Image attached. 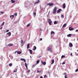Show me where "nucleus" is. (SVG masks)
I'll return each instance as SVG.
<instances>
[{
	"instance_id": "obj_47",
	"label": "nucleus",
	"mask_w": 78,
	"mask_h": 78,
	"mask_svg": "<svg viewBox=\"0 0 78 78\" xmlns=\"http://www.w3.org/2000/svg\"><path fill=\"white\" fill-rule=\"evenodd\" d=\"M64 75H66V73H64Z\"/></svg>"
},
{
	"instance_id": "obj_21",
	"label": "nucleus",
	"mask_w": 78,
	"mask_h": 78,
	"mask_svg": "<svg viewBox=\"0 0 78 78\" xmlns=\"http://www.w3.org/2000/svg\"><path fill=\"white\" fill-rule=\"evenodd\" d=\"M66 25H67V24H64L63 25V26H62V27H66Z\"/></svg>"
},
{
	"instance_id": "obj_52",
	"label": "nucleus",
	"mask_w": 78,
	"mask_h": 78,
	"mask_svg": "<svg viewBox=\"0 0 78 78\" xmlns=\"http://www.w3.org/2000/svg\"><path fill=\"white\" fill-rule=\"evenodd\" d=\"M2 28H3V27H2L0 28V29H1V30H2Z\"/></svg>"
},
{
	"instance_id": "obj_54",
	"label": "nucleus",
	"mask_w": 78,
	"mask_h": 78,
	"mask_svg": "<svg viewBox=\"0 0 78 78\" xmlns=\"http://www.w3.org/2000/svg\"><path fill=\"white\" fill-rule=\"evenodd\" d=\"M35 78H38V77H35Z\"/></svg>"
},
{
	"instance_id": "obj_42",
	"label": "nucleus",
	"mask_w": 78,
	"mask_h": 78,
	"mask_svg": "<svg viewBox=\"0 0 78 78\" xmlns=\"http://www.w3.org/2000/svg\"><path fill=\"white\" fill-rule=\"evenodd\" d=\"M37 3H37V2H35V3H34V5H35V4H37Z\"/></svg>"
},
{
	"instance_id": "obj_23",
	"label": "nucleus",
	"mask_w": 78,
	"mask_h": 78,
	"mask_svg": "<svg viewBox=\"0 0 78 78\" xmlns=\"http://www.w3.org/2000/svg\"><path fill=\"white\" fill-rule=\"evenodd\" d=\"M72 36V34H69L67 35V37H70Z\"/></svg>"
},
{
	"instance_id": "obj_35",
	"label": "nucleus",
	"mask_w": 78,
	"mask_h": 78,
	"mask_svg": "<svg viewBox=\"0 0 78 78\" xmlns=\"http://www.w3.org/2000/svg\"><path fill=\"white\" fill-rule=\"evenodd\" d=\"M47 76V75H45L44 76V78H46Z\"/></svg>"
},
{
	"instance_id": "obj_56",
	"label": "nucleus",
	"mask_w": 78,
	"mask_h": 78,
	"mask_svg": "<svg viewBox=\"0 0 78 78\" xmlns=\"http://www.w3.org/2000/svg\"><path fill=\"white\" fill-rule=\"evenodd\" d=\"M40 57H39V58H40Z\"/></svg>"
},
{
	"instance_id": "obj_12",
	"label": "nucleus",
	"mask_w": 78,
	"mask_h": 78,
	"mask_svg": "<svg viewBox=\"0 0 78 78\" xmlns=\"http://www.w3.org/2000/svg\"><path fill=\"white\" fill-rule=\"evenodd\" d=\"M28 51H30V54H32V53H33V51H32L30 49H28Z\"/></svg>"
},
{
	"instance_id": "obj_58",
	"label": "nucleus",
	"mask_w": 78,
	"mask_h": 78,
	"mask_svg": "<svg viewBox=\"0 0 78 78\" xmlns=\"http://www.w3.org/2000/svg\"><path fill=\"white\" fill-rule=\"evenodd\" d=\"M77 56H78V54H77Z\"/></svg>"
},
{
	"instance_id": "obj_10",
	"label": "nucleus",
	"mask_w": 78,
	"mask_h": 78,
	"mask_svg": "<svg viewBox=\"0 0 78 78\" xmlns=\"http://www.w3.org/2000/svg\"><path fill=\"white\" fill-rule=\"evenodd\" d=\"M61 11V9H59L57 11V13H59L60 11Z\"/></svg>"
},
{
	"instance_id": "obj_3",
	"label": "nucleus",
	"mask_w": 78,
	"mask_h": 78,
	"mask_svg": "<svg viewBox=\"0 0 78 78\" xmlns=\"http://www.w3.org/2000/svg\"><path fill=\"white\" fill-rule=\"evenodd\" d=\"M48 22L49 23V24L50 25H51V20L50 19H49V20H48Z\"/></svg>"
},
{
	"instance_id": "obj_40",
	"label": "nucleus",
	"mask_w": 78,
	"mask_h": 78,
	"mask_svg": "<svg viewBox=\"0 0 78 78\" xmlns=\"http://www.w3.org/2000/svg\"><path fill=\"white\" fill-rule=\"evenodd\" d=\"M78 69H77L76 70H75V72H78Z\"/></svg>"
},
{
	"instance_id": "obj_46",
	"label": "nucleus",
	"mask_w": 78,
	"mask_h": 78,
	"mask_svg": "<svg viewBox=\"0 0 78 78\" xmlns=\"http://www.w3.org/2000/svg\"><path fill=\"white\" fill-rule=\"evenodd\" d=\"M9 30H7L6 31V32H8V31H9Z\"/></svg>"
},
{
	"instance_id": "obj_33",
	"label": "nucleus",
	"mask_w": 78,
	"mask_h": 78,
	"mask_svg": "<svg viewBox=\"0 0 78 78\" xmlns=\"http://www.w3.org/2000/svg\"><path fill=\"white\" fill-rule=\"evenodd\" d=\"M37 73H41V71H39V70H37Z\"/></svg>"
},
{
	"instance_id": "obj_22",
	"label": "nucleus",
	"mask_w": 78,
	"mask_h": 78,
	"mask_svg": "<svg viewBox=\"0 0 78 78\" xmlns=\"http://www.w3.org/2000/svg\"><path fill=\"white\" fill-rule=\"evenodd\" d=\"M55 32L53 31H52L51 32V34H55Z\"/></svg>"
},
{
	"instance_id": "obj_39",
	"label": "nucleus",
	"mask_w": 78,
	"mask_h": 78,
	"mask_svg": "<svg viewBox=\"0 0 78 78\" xmlns=\"http://www.w3.org/2000/svg\"><path fill=\"white\" fill-rule=\"evenodd\" d=\"M23 40H21V44H22V43H23Z\"/></svg>"
},
{
	"instance_id": "obj_25",
	"label": "nucleus",
	"mask_w": 78,
	"mask_h": 78,
	"mask_svg": "<svg viewBox=\"0 0 78 78\" xmlns=\"http://www.w3.org/2000/svg\"><path fill=\"white\" fill-rule=\"evenodd\" d=\"M4 24H5V22H3V23L1 25V26H3V25H4Z\"/></svg>"
},
{
	"instance_id": "obj_18",
	"label": "nucleus",
	"mask_w": 78,
	"mask_h": 78,
	"mask_svg": "<svg viewBox=\"0 0 78 78\" xmlns=\"http://www.w3.org/2000/svg\"><path fill=\"white\" fill-rule=\"evenodd\" d=\"M21 53H22L21 51H17V54H18V55H20V54H21Z\"/></svg>"
},
{
	"instance_id": "obj_31",
	"label": "nucleus",
	"mask_w": 78,
	"mask_h": 78,
	"mask_svg": "<svg viewBox=\"0 0 78 78\" xmlns=\"http://www.w3.org/2000/svg\"><path fill=\"white\" fill-rule=\"evenodd\" d=\"M64 57H65V56L62 55L61 57V58H62Z\"/></svg>"
},
{
	"instance_id": "obj_13",
	"label": "nucleus",
	"mask_w": 78,
	"mask_h": 78,
	"mask_svg": "<svg viewBox=\"0 0 78 78\" xmlns=\"http://www.w3.org/2000/svg\"><path fill=\"white\" fill-rule=\"evenodd\" d=\"M10 17H12L11 18V19H12L14 17V15H11Z\"/></svg>"
},
{
	"instance_id": "obj_28",
	"label": "nucleus",
	"mask_w": 78,
	"mask_h": 78,
	"mask_svg": "<svg viewBox=\"0 0 78 78\" xmlns=\"http://www.w3.org/2000/svg\"><path fill=\"white\" fill-rule=\"evenodd\" d=\"M40 62V61L39 60H37V63H36V64H39V62Z\"/></svg>"
},
{
	"instance_id": "obj_27",
	"label": "nucleus",
	"mask_w": 78,
	"mask_h": 78,
	"mask_svg": "<svg viewBox=\"0 0 78 78\" xmlns=\"http://www.w3.org/2000/svg\"><path fill=\"white\" fill-rule=\"evenodd\" d=\"M9 66L10 67H11V66H12V63H10L9 64Z\"/></svg>"
},
{
	"instance_id": "obj_11",
	"label": "nucleus",
	"mask_w": 78,
	"mask_h": 78,
	"mask_svg": "<svg viewBox=\"0 0 78 78\" xmlns=\"http://www.w3.org/2000/svg\"><path fill=\"white\" fill-rule=\"evenodd\" d=\"M69 30L70 31H72V30H74V28L70 27L69 28Z\"/></svg>"
},
{
	"instance_id": "obj_2",
	"label": "nucleus",
	"mask_w": 78,
	"mask_h": 78,
	"mask_svg": "<svg viewBox=\"0 0 78 78\" xmlns=\"http://www.w3.org/2000/svg\"><path fill=\"white\" fill-rule=\"evenodd\" d=\"M48 51H49L50 52H51V53L52 52V51H51V50H52V48H51L48 47Z\"/></svg>"
},
{
	"instance_id": "obj_37",
	"label": "nucleus",
	"mask_w": 78,
	"mask_h": 78,
	"mask_svg": "<svg viewBox=\"0 0 78 78\" xmlns=\"http://www.w3.org/2000/svg\"><path fill=\"white\" fill-rule=\"evenodd\" d=\"M66 64V63H65V62H64L62 63V65H63V64Z\"/></svg>"
},
{
	"instance_id": "obj_41",
	"label": "nucleus",
	"mask_w": 78,
	"mask_h": 78,
	"mask_svg": "<svg viewBox=\"0 0 78 78\" xmlns=\"http://www.w3.org/2000/svg\"><path fill=\"white\" fill-rule=\"evenodd\" d=\"M65 78H67V75H66V76H65Z\"/></svg>"
},
{
	"instance_id": "obj_8",
	"label": "nucleus",
	"mask_w": 78,
	"mask_h": 78,
	"mask_svg": "<svg viewBox=\"0 0 78 78\" xmlns=\"http://www.w3.org/2000/svg\"><path fill=\"white\" fill-rule=\"evenodd\" d=\"M41 62L42 63L43 65H45L46 64V62H43L42 61H41Z\"/></svg>"
},
{
	"instance_id": "obj_5",
	"label": "nucleus",
	"mask_w": 78,
	"mask_h": 78,
	"mask_svg": "<svg viewBox=\"0 0 78 78\" xmlns=\"http://www.w3.org/2000/svg\"><path fill=\"white\" fill-rule=\"evenodd\" d=\"M62 6H63V9H65L66 8V3H64L62 4Z\"/></svg>"
},
{
	"instance_id": "obj_14",
	"label": "nucleus",
	"mask_w": 78,
	"mask_h": 78,
	"mask_svg": "<svg viewBox=\"0 0 78 78\" xmlns=\"http://www.w3.org/2000/svg\"><path fill=\"white\" fill-rule=\"evenodd\" d=\"M7 34H8L9 36H10L11 35V32H9Z\"/></svg>"
},
{
	"instance_id": "obj_50",
	"label": "nucleus",
	"mask_w": 78,
	"mask_h": 78,
	"mask_svg": "<svg viewBox=\"0 0 78 78\" xmlns=\"http://www.w3.org/2000/svg\"><path fill=\"white\" fill-rule=\"evenodd\" d=\"M75 31H76H76H78V30H76Z\"/></svg>"
},
{
	"instance_id": "obj_32",
	"label": "nucleus",
	"mask_w": 78,
	"mask_h": 78,
	"mask_svg": "<svg viewBox=\"0 0 78 78\" xmlns=\"http://www.w3.org/2000/svg\"><path fill=\"white\" fill-rule=\"evenodd\" d=\"M30 72V70H28L27 72V73H29V72Z\"/></svg>"
},
{
	"instance_id": "obj_34",
	"label": "nucleus",
	"mask_w": 78,
	"mask_h": 78,
	"mask_svg": "<svg viewBox=\"0 0 78 78\" xmlns=\"http://www.w3.org/2000/svg\"><path fill=\"white\" fill-rule=\"evenodd\" d=\"M61 17L62 18H64V15H62Z\"/></svg>"
},
{
	"instance_id": "obj_49",
	"label": "nucleus",
	"mask_w": 78,
	"mask_h": 78,
	"mask_svg": "<svg viewBox=\"0 0 78 78\" xmlns=\"http://www.w3.org/2000/svg\"><path fill=\"white\" fill-rule=\"evenodd\" d=\"M42 38H40V41H42Z\"/></svg>"
},
{
	"instance_id": "obj_45",
	"label": "nucleus",
	"mask_w": 78,
	"mask_h": 78,
	"mask_svg": "<svg viewBox=\"0 0 78 78\" xmlns=\"http://www.w3.org/2000/svg\"><path fill=\"white\" fill-rule=\"evenodd\" d=\"M42 29L41 28H40V30L42 31Z\"/></svg>"
},
{
	"instance_id": "obj_7",
	"label": "nucleus",
	"mask_w": 78,
	"mask_h": 78,
	"mask_svg": "<svg viewBox=\"0 0 78 78\" xmlns=\"http://www.w3.org/2000/svg\"><path fill=\"white\" fill-rule=\"evenodd\" d=\"M20 60H21V61H23L24 62H26V60H25V59L24 58H21L20 59Z\"/></svg>"
},
{
	"instance_id": "obj_26",
	"label": "nucleus",
	"mask_w": 78,
	"mask_h": 78,
	"mask_svg": "<svg viewBox=\"0 0 78 78\" xmlns=\"http://www.w3.org/2000/svg\"><path fill=\"white\" fill-rule=\"evenodd\" d=\"M31 24V23H29V24H28L27 26V27H29V26H30V24Z\"/></svg>"
},
{
	"instance_id": "obj_43",
	"label": "nucleus",
	"mask_w": 78,
	"mask_h": 78,
	"mask_svg": "<svg viewBox=\"0 0 78 78\" xmlns=\"http://www.w3.org/2000/svg\"><path fill=\"white\" fill-rule=\"evenodd\" d=\"M17 72V69H16V70L15 71H14V72Z\"/></svg>"
},
{
	"instance_id": "obj_9",
	"label": "nucleus",
	"mask_w": 78,
	"mask_h": 78,
	"mask_svg": "<svg viewBox=\"0 0 78 78\" xmlns=\"http://www.w3.org/2000/svg\"><path fill=\"white\" fill-rule=\"evenodd\" d=\"M13 46V44H9L7 45L8 47H10V46Z\"/></svg>"
},
{
	"instance_id": "obj_53",
	"label": "nucleus",
	"mask_w": 78,
	"mask_h": 78,
	"mask_svg": "<svg viewBox=\"0 0 78 78\" xmlns=\"http://www.w3.org/2000/svg\"><path fill=\"white\" fill-rule=\"evenodd\" d=\"M72 53H71V56H72Z\"/></svg>"
},
{
	"instance_id": "obj_44",
	"label": "nucleus",
	"mask_w": 78,
	"mask_h": 78,
	"mask_svg": "<svg viewBox=\"0 0 78 78\" xmlns=\"http://www.w3.org/2000/svg\"><path fill=\"white\" fill-rule=\"evenodd\" d=\"M0 12L1 14H3L4 13V12Z\"/></svg>"
},
{
	"instance_id": "obj_17",
	"label": "nucleus",
	"mask_w": 78,
	"mask_h": 78,
	"mask_svg": "<svg viewBox=\"0 0 78 78\" xmlns=\"http://www.w3.org/2000/svg\"><path fill=\"white\" fill-rule=\"evenodd\" d=\"M25 66L26 67V69H28V66H27V64L26 63H25Z\"/></svg>"
},
{
	"instance_id": "obj_48",
	"label": "nucleus",
	"mask_w": 78,
	"mask_h": 78,
	"mask_svg": "<svg viewBox=\"0 0 78 78\" xmlns=\"http://www.w3.org/2000/svg\"><path fill=\"white\" fill-rule=\"evenodd\" d=\"M40 78H43V77H42V76H41Z\"/></svg>"
},
{
	"instance_id": "obj_51",
	"label": "nucleus",
	"mask_w": 78,
	"mask_h": 78,
	"mask_svg": "<svg viewBox=\"0 0 78 78\" xmlns=\"http://www.w3.org/2000/svg\"><path fill=\"white\" fill-rule=\"evenodd\" d=\"M17 53V51H16L15 52V54H16Z\"/></svg>"
},
{
	"instance_id": "obj_15",
	"label": "nucleus",
	"mask_w": 78,
	"mask_h": 78,
	"mask_svg": "<svg viewBox=\"0 0 78 78\" xmlns=\"http://www.w3.org/2000/svg\"><path fill=\"white\" fill-rule=\"evenodd\" d=\"M30 44H28L27 45V48L28 49L30 48Z\"/></svg>"
},
{
	"instance_id": "obj_36",
	"label": "nucleus",
	"mask_w": 78,
	"mask_h": 78,
	"mask_svg": "<svg viewBox=\"0 0 78 78\" xmlns=\"http://www.w3.org/2000/svg\"><path fill=\"white\" fill-rule=\"evenodd\" d=\"M38 3H39V0H38L36 2Z\"/></svg>"
},
{
	"instance_id": "obj_16",
	"label": "nucleus",
	"mask_w": 78,
	"mask_h": 78,
	"mask_svg": "<svg viewBox=\"0 0 78 78\" xmlns=\"http://www.w3.org/2000/svg\"><path fill=\"white\" fill-rule=\"evenodd\" d=\"M36 47L34 46V48L33 49V50H34H34H36Z\"/></svg>"
},
{
	"instance_id": "obj_38",
	"label": "nucleus",
	"mask_w": 78,
	"mask_h": 78,
	"mask_svg": "<svg viewBox=\"0 0 78 78\" xmlns=\"http://www.w3.org/2000/svg\"><path fill=\"white\" fill-rule=\"evenodd\" d=\"M17 13H15L14 14V15H15L16 16H17Z\"/></svg>"
},
{
	"instance_id": "obj_29",
	"label": "nucleus",
	"mask_w": 78,
	"mask_h": 78,
	"mask_svg": "<svg viewBox=\"0 0 78 78\" xmlns=\"http://www.w3.org/2000/svg\"><path fill=\"white\" fill-rule=\"evenodd\" d=\"M54 24H57V22H56V21H54Z\"/></svg>"
},
{
	"instance_id": "obj_57",
	"label": "nucleus",
	"mask_w": 78,
	"mask_h": 78,
	"mask_svg": "<svg viewBox=\"0 0 78 78\" xmlns=\"http://www.w3.org/2000/svg\"><path fill=\"white\" fill-rule=\"evenodd\" d=\"M77 51H78V50H77Z\"/></svg>"
},
{
	"instance_id": "obj_20",
	"label": "nucleus",
	"mask_w": 78,
	"mask_h": 78,
	"mask_svg": "<svg viewBox=\"0 0 78 78\" xmlns=\"http://www.w3.org/2000/svg\"><path fill=\"white\" fill-rule=\"evenodd\" d=\"M55 62V61H54V60H52V63L51 64H53V63Z\"/></svg>"
},
{
	"instance_id": "obj_4",
	"label": "nucleus",
	"mask_w": 78,
	"mask_h": 78,
	"mask_svg": "<svg viewBox=\"0 0 78 78\" xmlns=\"http://www.w3.org/2000/svg\"><path fill=\"white\" fill-rule=\"evenodd\" d=\"M47 5H49L50 6H52L53 5V3H48L47 4Z\"/></svg>"
},
{
	"instance_id": "obj_1",
	"label": "nucleus",
	"mask_w": 78,
	"mask_h": 78,
	"mask_svg": "<svg viewBox=\"0 0 78 78\" xmlns=\"http://www.w3.org/2000/svg\"><path fill=\"white\" fill-rule=\"evenodd\" d=\"M57 9V8L56 7H55L54 9H53V14H55V13L56 12Z\"/></svg>"
},
{
	"instance_id": "obj_6",
	"label": "nucleus",
	"mask_w": 78,
	"mask_h": 78,
	"mask_svg": "<svg viewBox=\"0 0 78 78\" xmlns=\"http://www.w3.org/2000/svg\"><path fill=\"white\" fill-rule=\"evenodd\" d=\"M69 46L70 47H73V44H72V43H69Z\"/></svg>"
},
{
	"instance_id": "obj_24",
	"label": "nucleus",
	"mask_w": 78,
	"mask_h": 78,
	"mask_svg": "<svg viewBox=\"0 0 78 78\" xmlns=\"http://www.w3.org/2000/svg\"><path fill=\"white\" fill-rule=\"evenodd\" d=\"M36 66V64H35L34 65L32 66V68H34V67H35Z\"/></svg>"
},
{
	"instance_id": "obj_19",
	"label": "nucleus",
	"mask_w": 78,
	"mask_h": 78,
	"mask_svg": "<svg viewBox=\"0 0 78 78\" xmlns=\"http://www.w3.org/2000/svg\"><path fill=\"white\" fill-rule=\"evenodd\" d=\"M11 2H12V3H14L16 2V1H14V0H11Z\"/></svg>"
},
{
	"instance_id": "obj_30",
	"label": "nucleus",
	"mask_w": 78,
	"mask_h": 78,
	"mask_svg": "<svg viewBox=\"0 0 78 78\" xmlns=\"http://www.w3.org/2000/svg\"><path fill=\"white\" fill-rule=\"evenodd\" d=\"M33 15L34 16H36V13L35 12H34Z\"/></svg>"
},
{
	"instance_id": "obj_55",
	"label": "nucleus",
	"mask_w": 78,
	"mask_h": 78,
	"mask_svg": "<svg viewBox=\"0 0 78 78\" xmlns=\"http://www.w3.org/2000/svg\"><path fill=\"white\" fill-rule=\"evenodd\" d=\"M77 41H78V38H77Z\"/></svg>"
}]
</instances>
